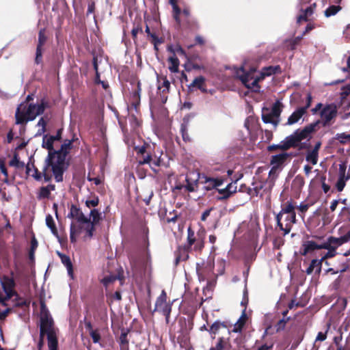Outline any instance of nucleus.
<instances>
[{
    "mask_svg": "<svg viewBox=\"0 0 350 350\" xmlns=\"http://www.w3.org/2000/svg\"><path fill=\"white\" fill-rule=\"evenodd\" d=\"M42 49L41 46H38L36 48V55L35 61L36 64H40L42 61Z\"/></svg>",
    "mask_w": 350,
    "mask_h": 350,
    "instance_id": "8fccbe9b",
    "label": "nucleus"
},
{
    "mask_svg": "<svg viewBox=\"0 0 350 350\" xmlns=\"http://www.w3.org/2000/svg\"><path fill=\"white\" fill-rule=\"evenodd\" d=\"M1 284L6 296L3 297L0 295V303L3 306H7L5 304L6 300L11 298L14 293L13 290L14 282L12 278L9 277H3L1 280Z\"/></svg>",
    "mask_w": 350,
    "mask_h": 350,
    "instance_id": "9d476101",
    "label": "nucleus"
},
{
    "mask_svg": "<svg viewBox=\"0 0 350 350\" xmlns=\"http://www.w3.org/2000/svg\"><path fill=\"white\" fill-rule=\"evenodd\" d=\"M205 79L204 77L200 76L194 79L189 88L196 87L202 92H206V89L204 87Z\"/></svg>",
    "mask_w": 350,
    "mask_h": 350,
    "instance_id": "bb28decb",
    "label": "nucleus"
},
{
    "mask_svg": "<svg viewBox=\"0 0 350 350\" xmlns=\"http://www.w3.org/2000/svg\"><path fill=\"white\" fill-rule=\"evenodd\" d=\"M26 174L38 181L41 180L42 178L44 177L43 172H39L31 163H28L26 165Z\"/></svg>",
    "mask_w": 350,
    "mask_h": 350,
    "instance_id": "412c9836",
    "label": "nucleus"
},
{
    "mask_svg": "<svg viewBox=\"0 0 350 350\" xmlns=\"http://www.w3.org/2000/svg\"><path fill=\"white\" fill-rule=\"evenodd\" d=\"M68 217L75 219L78 225H76L81 229H84L85 237H92V224L90 223V219L85 216L82 211L75 206H72Z\"/></svg>",
    "mask_w": 350,
    "mask_h": 350,
    "instance_id": "423d86ee",
    "label": "nucleus"
},
{
    "mask_svg": "<svg viewBox=\"0 0 350 350\" xmlns=\"http://www.w3.org/2000/svg\"><path fill=\"white\" fill-rule=\"evenodd\" d=\"M338 201L336 200H334L331 202L330 209L332 211H334L336 210V208L338 206Z\"/></svg>",
    "mask_w": 350,
    "mask_h": 350,
    "instance_id": "338daca9",
    "label": "nucleus"
},
{
    "mask_svg": "<svg viewBox=\"0 0 350 350\" xmlns=\"http://www.w3.org/2000/svg\"><path fill=\"white\" fill-rule=\"evenodd\" d=\"M98 197H94L91 200H87L85 201V205L88 208L95 207L98 204Z\"/></svg>",
    "mask_w": 350,
    "mask_h": 350,
    "instance_id": "a18cd8bd",
    "label": "nucleus"
},
{
    "mask_svg": "<svg viewBox=\"0 0 350 350\" xmlns=\"http://www.w3.org/2000/svg\"><path fill=\"white\" fill-rule=\"evenodd\" d=\"M46 124V122L44 120L43 118H41L37 124V126L39 127L38 135H42L45 132Z\"/></svg>",
    "mask_w": 350,
    "mask_h": 350,
    "instance_id": "a19ab883",
    "label": "nucleus"
},
{
    "mask_svg": "<svg viewBox=\"0 0 350 350\" xmlns=\"http://www.w3.org/2000/svg\"><path fill=\"white\" fill-rule=\"evenodd\" d=\"M170 3L172 5V8H173V16H174V19L176 20V21L178 23H180V20L179 18V15L181 13L180 10L177 6L176 0H170Z\"/></svg>",
    "mask_w": 350,
    "mask_h": 350,
    "instance_id": "f704fd0d",
    "label": "nucleus"
},
{
    "mask_svg": "<svg viewBox=\"0 0 350 350\" xmlns=\"http://www.w3.org/2000/svg\"><path fill=\"white\" fill-rule=\"evenodd\" d=\"M51 315L44 302L40 306V341L38 347L40 349L44 343V336L46 334L47 327H49Z\"/></svg>",
    "mask_w": 350,
    "mask_h": 350,
    "instance_id": "6e6552de",
    "label": "nucleus"
},
{
    "mask_svg": "<svg viewBox=\"0 0 350 350\" xmlns=\"http://www.w3.org/2000/svg\"><path fill=\"white\" fill-rule=\"evenodd\" d=\"M316 126L317 124H311L304 127L302 130L295 131L294 134L296 135L298 142L299 143L301 141L310 137V134L314 132Z\"/></svg>",
    "mask_w": 350,
    "mask_h": 350,
    "instance_id": "a211bd4d",
    "label": "nucleus"
},
{
    "mask_svg": "<svg viewBox=\"0 0 350 350\" xmlns=\"http://www.w3.org/2000/svg\"><path fill=\"white\" fill-rule=\"evenodd\" d=\"M61 133L62 131L58 130L55 135H46L42 139V147L49 150L43 167L44 179L46 182L51 180L53 176L56 182H62L64 172L68 166L66 157L72 148L73 140H65L60 149L55 150L60 141Z\"/></svg>",
    "mask_w": 350,
    "mask_h": 350,
    "instance_id": "f257e3e1",
    "label": "nucleus"
},
{
    "mask_svg": "<svg viewBox=\"0 0 350 350\" xmlns=\"http://www.w3.org/2000/svg\"><path fill=\"white\" fill-rule=\"evenodd\" d=\"M10 308H6L3 310H0V320L4 319L7 317V315L10 312ZM0 334H1V336H2V330H1V327H0Z\"/></svg>",
    "mask_w": 350,
    "mask_h": 350,
    "instance_id": "603ef678",
    "label": "nucleus"
},
{
    "mask_svg": "<svg viewBox=\"0 0 350 350\" xmlns=\"http://www.w3.org/2000/svg\"><path fill=\"white\" fill-rule=\"evenodd\" d=\"M276 221L278 226L284 232V234L291 232L293 225L296 221L295 207L292 202H288L282 208L280 212L276 215Z\"/></svg>",
    "mask_w": 350,
    "mask_h": 350,
    "instance_id": "7ed1b4c3",
    "label": "nucleus"
},
{
    "mask_svg": "<svg viewBox=\"0 0 350 350\" xmlns=\"http://www.w3.org/2000/svg\"><path fill=\"white\" fill-rule=\"evenodd\" d=\"M46 224L50 228V230H51L52 233L54 235L57 236V228L55 227V221H54V219H53V217L51 215H46Z\"/></svg>",
    "mask_w": 350,
    "mask_h": 350,
    "instance_id": "72a5a7b5",
    "label": "nucleus"
},
{
    "mask_svg": "<svg viewBox=\"0 0 350 350\" xmlns=\"http://www.w3.org/2000/svg\"><path fill=\"white\" fill-rule=\"evenodd\" d=\"M117 279H118L117 276L110 275H108V276L105 277V278L102 280V282H103V284L105 286H108V285H109L111 283H112V282H113L114 281H116Z\"/></svg>",
    "mask_w": 350,
    "mask_h": 350,
    "instance_id": "c03bdc74",
    "label": "nucleus"
},
{
    "mask_svg": "<svg viewBox=\"0 0 350 350\" xmlns=\"http://www.w3.org/2000/svg\"><path fill=\"white\" fill-rule=\"evenodd\" d=\"M237 191V180L228 184L224 189H217L218 193L221 195L219 200H225L230 198Z\"/></svg>",
    "mask_w": 350,
    "mask_h": 350,
    "instance_id": "dca6fc26",
    "label": "nucleus"
},
{
    "mask_svg": "<svg viewBox=\"0 0 350 350\" xmlns=\"http://www.w3.org/2000/svg\"><path fill=\"white\" fill-rule=\"evenodd\" d=\"M153 196V191L151 189L148 191V197L145 198L144 199V201L145 202V203L146 204V205H148L149 203H150V201L152 198V197Z\"/></svg>",
    "mask_w": 350,
    "mask_h": 350,
    "instance_id": "680f3d73",
    "label": "nucleus"
},
{
    "mask_svg": "<svg viewBox=\"0 0 350 350\" xmlns=\"http://www.w3.org/2000/svg\"><path fill=\"white\" fill-rule=\"evenodd\" d=\"M10 165L20 168L25 166V163L19 161L16 155L10 161Z\"/></svg>",
    "mask_w": 350,
    "mask_h": 350,
    "instance_id": "37998d69",
    "label": "nucleus"
},
{
    "mask_svg": "<svg viewBox=\"0 0 350 350\" xmlns=\"http://www.w3.org/2000/svg\"><path fill=\"white\" fill-rule=\"evenodd\" d=\"M199 177L200 174L196 172H191L189 175L186 177L187 185L185 187L188 191L193 192L196 190Z\"/></svg>",
    "mask_w": 350,
    "mask_h": 350,
    "instance_id": "6ab92c4d",
    "label": "nucleus"
},
{
    "mask_svg": "<svg viewBox=\"0 0 350 350\" xmlns=\"http://www.w3.org/2000/svg\"><path fill=\"white\" fill-rule=\"evenodd\" d=\"M211 211V209H208L203 212V213L201 216V219L202 221H205L206 219V218L210 215Z\"/></svg>",
    "mask_w": 350,
    "mask_h": 350,
    "instance_id": "e2e57ef3",
    "label": "nucleus"
},
{
    "mask_svg": "<svg viewBox=\"0 0 350 350\" xmlns=\"http://www.w3.org/2000/svg\"><path fill=\"white\" fill-rule=\"evenodd\" d=\"M221 327V324L219 323L215 322L210 327V332L213 334H216L217 332Z\"/></svg>",
    "mask_w": 350,
    "mask_h": 350,
    "instance_id": "4d7b16f0",
    "label": "nucleus"
},
{
    "mask_svg": "<svg viewBox=\"0 0 350 350\" xmlns=\"http://www.w3.org/2000/svg\"><path fill=\"white\" fill-rule=\"evenodd\" d=\"M120 342L121 348L123 349H126L127 348L128 345V340H127V334L126 333H122L120 336Z\"/></svg>",
    "mask_w": 350,
    "mask_h": 350,
    "instance_id": "79ce46f5",
    "label": "nucleus"
},
{
    "mask_svg": "<svg viewBox=\"0 0 350 350\" xmlns=\"http://www.w3.org/2000/svg\"><path fill=\"white\" fill-rule=\"evenodd\" d=\"M313 13V10L311 7L307 8L304 12L303 14H300L297 18V22L300 23L301 21H307L308 17L311 16Z\"/></svg>",
    "mask_w": 350,
    "mask_h": 350,
    "instance_id": "e433bc0d",
    "label": "nucleus"
},
{
    "mask_svg": "<svg viewBox=\"0 0 350 350\" xmlns=\"http://www.w3.org/2000/svg\"><path fill=\"white\" fill-rule=\"evenodd\" d=\"M158 81V90L163 94L167 93L170 90V83L166 77H159Z\"/></svg>",
    "mask_w": 350,
    "mask_h": 350,
    "instance_id": "393cba45",
    "label": "nucleus"
},
{
    "mask_svg": "<svg viewBox=\"0 0 350 350\" xmlns=\"http://www.w3.org/2000/svg\"><path fill=\"white\" fill-rule=\"evenodd\" d=\"M311 112L313 115L319 112L323 125L329 126L337 117L338 108L334 103L323 105L321 103H319L311 109Z\"/></svg>",
    "mask_w": 350,
    "mask_h": 350,
    "instance_id": "39448f33",
    "label": "nucleus"
},
{
    "mask_svg": "<svg viewBox=\"0 0 350 350\" xmlns=\"http://www.w3.org/2000/svg\"><path fill=\"white\" fill-rule=\"evenodd\" d=\"M289 154L288 153H282L272 156L271 163L275 167H278L282 164L286 159L288 158Z\"/></svg>",
    "mask_w": 350,
    "mask_h": 350,
    "instance_id": "a878e982",
    "label": "nucleus"
},
{
    "mask_svg": "<svg viewBox=\"0 0 350 350\" xmlns=\"http://www.w3.org/2000/svg\"><path fill=\"white\" fill-rule=\"evenodd\" d=\"M271 349H272V345H262L260 347H259L256 350H271Z\"/></svg>",
    "mask_w": 350,
    "mask_h": 350,
    "instance_id": "774afa93",
    "label": "nucleus"
},
{
    "mask_svg": "<svg viewBox=\"0 0 350 350\" xmlns=\"http://www.w3.org/2000/svg\"><path fill=\"white\" fill-rule=\"evenodd\" d=\"M154 310L163 314L165 317L166 322L168 323L172 310V304L167 301V294L164 290L161 291V295L157 297Z\"/></svg>",
    "mask_w": 350,
    "mask_h": 350,
    "instance_id": "1a4fd4ad",
    "label": "nucleus"
},
{
    "mask_svg": "<svg viewBox=\"0 0 350 350\" xmlns=\"http://www.w3.org/2000/svg\"><path fill=\"white\" fill-rule=\"evenodd\" d=\"M90 336L92 338V340L94 343H98L100 339V335L98 330H91V332L89 333Z\"/></svg>",
    "mask_w": 350,
    "mask_h": 350,
    "instance_id": "49530a36",
    "label": "nucleus"
},
{
    "mask_svg": "<svg viewBox=\"0 0 350 350\" xmlns=\"http://www.w3.org/2000/svg\"><path fill=\"white\" fill-rule=\"evenodd\" d=\"M95 9V4L94 2H92L89 3L88 8V13L91 14L94 11Z\"/></svg>",
    "mask_w": 350,
    "mask_h": 350,
    "instance_id": "69168bd1",
    "label": "nucleus"
},
{
    "mask_svg": "<svg viewBox=\"0 0 350 350\" xmlns=\"http://www.w3.org/2000/svg\"><path fill=\"white\" fill-rule=\"evenodd\" d=\"M306 113L305 108L299 107L288 117L286 124L292 125L298 122Z\"/></svg>",
    "mask_w": 350,
    "mask_h": 350,
    "instance_id": "4be33fe9",
    "label": "nucleus"
},
{
    "mask_svg": "<svg viewBox=\"0 0 350 350\" xmlns=\"http://www.w3.org/2000/svg\"><path fill=\"white\" fill-rule=\"evenodd\" d=\"M271 72L256 73V69H250L248 72L241 68L237 71V77L241 81L243 84L248 89L253 92H258L260 91V85L258 82L263 80L265 75H268Z\"/></svg>",
    "mask_w": 350,
    "mask_h": 350,
    "instance_id": "20e7f679",
    "label": "nucleus"
},
{
    "mask_svg": "<svg viewBox=\"0 0 350 350\" xmlns=\"http://www.w3.org/2000/svg\"><path fill=\"white\" fill-rule=\"evenodd\" d=\"M90 217L92 219L90 223L92 224V232L94 230V225L97 224L101 219V213L98 209L94 208L91 210Z\"/></svg>",
    "mask_w": 350,
    "mask_h": 350,
    "instance_id": "cd10ccee",
    "label": "nucleus"
},
{
    "mask_svg": "<svg viewBox=\"0 0 350 350\" xmlns=\"http://www.w3.org/2000/svg\"><path fill=\"white\" fill-rule=\"evenodd\" d=\"M90 181L93 182L96 185H98L101 183V180L98 177L96 178H88Z\"/></svg>",
    "mask_w": 350,
    "mask_h": 350,
    "instance_id": "0e129e2a",
    "label": "nucleus"
},
{
    "mask_svg": "<svg viewBox=\"0 0 350 350\" xmlns=\"http://www.w3.org/2000/svg\"><path fill=\"white\" fill-rule=\"evenodd\" d=\"M327 331H325V332H319L316 337L315 342L324 341L327 338Z\"/></svg>",
    "mask_w": 350,
    "mask_h": 350,
    "instance_id": "864d4df0",
    "label": "nucleus"
},
{
    "mask_svg": "<svg viewBox=\"0 0 350 350\" xmlns=\"http://www.w3.org/2000/svg\"><path fill=\"white\" fill-rule=\"evenodd\" d=\"M282 111V104L278 101L273 104L271 111L269 112L274 118L280 120L279 117Z\"/></svg>",
    "mask_w": 350,
    "mask_h": 350,
    "instance_id": "c85d7f7f",
    "label": "nucleus"
},
{
    "mask_svg": "<svg viewBox=\"0 0 350 350\" xmlns=\"http://www.w3.org/2000/svg\"><path fill=\"white\" fill-rule=\"evenodd\" d=\"M0 170L1 173L3 174V175L5 176V182H7L8 172L5 166L4 161L1 159H0Z\"/></svg>",
    "mask_w": 350,
    "mask_h": 350,
    "instance_id": "5fc2aeb1",
    "label": "nucleus"
},
{
    "mask_svg": "<svg viewBox=\"0 0 350 350\" xmlns=\"http://www.w3.org/2000/svg\"><path fill=\"white\" fill-rule=\"evenodd\" d=\"M46 39H47V38L45 35L44 29H40L39 31V34H38V46L42 47V46L45 44Z\"/></svg>",
    "mask_w": 350,
    "mask_h": 350,
    "instance_id": "ea45409f",
    "label": "nucleus"
},
{
    "mask_svg": "<svg viewBox=\"0 0 350 350\" xmlns=\"http://www.w3.org/2000/svg\"><path fill=\"white\" fill-rule=\"evenodd\" d=\"M277 68H278L277 67H275V68L271 67V66L267 67V68H265L261 72H271L270 74H269L267 75V76H269V75L275 73Z\"/></svg>",
    "mask_w": 350,
    "mask_h": 350,
    "instance_id": "bf43d9fd",
    "label": "nucleus"
},
{
    "mask_svg": "<svg viewBox=\"0 0 350 350\" xmlns=\"http://www.w3.org/2000/svg\"><path fill=\"white\" fill-rule=\"evenodd\" d=\"M321 146V143L318 142L314 145V148L308 150L306 154V161L312 165H317L319 160V151Z\"/></svg>",
    "mask_w": 350,
    "mask_h": 350,
    "instance_id": "2eb2a0df",
    "label": "nucleus"
},
{
    "mask_svg": "<svg viewBox=\"0 0 350 350\" xmlns=\"http://www.w3.org/2000/svg\"><path fill=\"white\" fill-rule=\"evenodd\" d=\"M341 8L338 5H332L329 6L326 10L325 11V15L327 17H329L331 16L335 15L340 10Z\"/></svg>",
    "mask_w": 350,
    "mask_h": 350,
    "instance_id": "4c0bfd02",
    "label": "nucleus"
},
{
    "mask_svg": "<svg viewBox=\"0 0 350 350\" xmlns=\"http://www.w3.org/2000/svg\"><path fill=\"white\" fill-rule=\"evenodd\" d=\"M298 144L297 137L293 133L292 135L286 137L283 141L280 142V143L277 145V148L286 150L290 148L296 147Z\"/></svg>",
    "mask_w": 350,
    "mask_h": 350,
    "instance_id": "aec40b11",
    "label": "nucleus"
},
{
    "mask_svg": "<svg viewBox=\"0 0 350 350\" xmlns=\"http://www.w3.org/2000/svg\"><path fill=\"white\" fill-rule=\"evenodd\" d=\"M94 68L96 70V78H95V83H99V81H101L100 79V75H99V73L98 72V64H97V62H96V58H94Z\"/></svg>",
    "mask_w": 350,
    "mask_h": 350,
    "instance_id": "6e6d98bb",
    "label": "nucleus"
},
{
    "mask_svg": "<svg viewBox=\"0 0 350 350\" xmlns=\"http://www.w3.org/2000/svg\"><path fill=\"white\" fill-rule=\"evenodd\" d=\"M322 262L321 260L313 259L310 266L307 268L306 272L308 275L311 274L314 270L317 273H320L321 270Z\"/></svg>",
    "mask_w": 350,
    "mask_h": 350,
    "instance_id": "b1692460",
    "label": "nucleus"
},
{
    "mask_svg": "<svg viewBox=\"0 0 350 350\" xmlns=\"http://www.w3.org/2000/svg\"><path fill=\"white\" fill-rule=\"evenodd\" d=\"M57 254L59 256L62 262L66 267L68 274L72 279H73L74 273H73L72 264L71 262L70 257L66 254H63L59 252H57Z\"/></svg>",
    "mask_w": 350,
    "mask_h": 350,
    "instance_id": "5701e85b",
    "label": "nucleus"
},
{
    "mask_svg": "<svg viewBox=\"0 0 350 350\" xmlns=\"http://www.w3.org/2000/svg\"><path fill=\"white\" fill-rule=\"evenodd\" d=\"M322 247H326L323 245V243L318 244L314 241L308 240L303 242L300 253L303 256H306L317 250L322 249Z\"/></svg>",
    "mask_w": 350,
    "mask_h": 350,
    "instance_id": "f8f14e48",
    "label": "nucleus"
},
{
    "mask_svg": "<svg viewBox=\"0 0 350 350\" xmlns=\"http://www.w3.org/2000/svg\"><path fill=\"white\" fill-rule=\"evenodd\" d=\"M307 102H306V105L305 107H302L301 108H305V111L306 112L308 108L310 107V106L311 105V103H312V95L310 93H308L307 94Z\"/></svg>",
    "mask_w": 350,
    "mask_h": 350,
    "instance_id": "13d9d810",
    "label": "nucleus"
},
{
    "mask_svg": "<svg viewBox=\"0 0 350 350\" xmlns=\"http://www.w3.org/2000/svg\"><path fill=\"white\" fill-rule=\"evenodd\" d=\"M350 241V231L346 234L340 237L336 238L334 237H329L327 238L326 241L323 242V245L326 247H322V249L327 250V252L321 258V260L323 262L325 259L334 257L336 254V250L345 243Z\"/></svg>",
    "mask_w": 350,
    "mask_h": 350,
    "instance_id": "0eeeda50",
    "label": "nucleus"
},
{
    "mask_svg": "<svg viewBox=\"0 0 350 350\" xmlns=\"http://www.w3.org/2000/svg\"><path fill=\"white\" fill-rule=\"evenodd\" d=\"M350 178L349 175H346V168L344 165H340L339 166V172H338V178L335 184V187L338 191H342L345 185L346 182Z\"/></svg>",
    "mask_w": 350,
    "mask_h": 350,
    "instance_id": "4468645a",
    "label": "nucleus"
},
{
    "mask_svg": "<svg viewBox=\"0 0 350 350\" xmlns=\"http://www.w3.org/2000/svg\"><path fill=\"white\" fill-rule=\"evenodd\" d=\"M336 139L341 144H347L350 142V134L345 133H338Z\"/></svg>",
    "mask_w": 350,
    "mask_h": 350,
    "instance_id": "58836bf2",
    "label": "nucleus"
},
{
    "mask_svg": "<svg viewBox=\"0 0 350 350\" xmlns=\"http://www.w3.org/2000/svg\"><path fill=\"white\" fill-rule=\"evenodd\" d=\"M246 319L247 317L245 314V310L244 309L241 316L240 317L237 322L235 323L233 331L236 332L241 331L243 326L245 323Z\"/></svg>",
    "mask_w": 350,
    "mask_h": 350,
    "instance_id": "2f4dec72",
    "label": "nucleus"
},
{
    "mask_svg": "<svg viewBox=\"0 0 350 350\" xmlns=\"http://www.w3.org/2000/svg\"><path fill=\"white\" fill-rule=\"evenodd\" d=\"M44 111L43 103L33 104L23 101L16 109L15 113L16 124H25L32 121Z\"/></svg>",
    "mask_w": 350,
    "mask_h": 350,
    "instance_id": "f03ea898",
    "label": "nucleus"
},
{
    "mask_svg": "<svg viewBox=\"0 0 350 350\" xmlns=\"http://www.w3.org/2000/svg\"><path fill=\"white\" fill-rule=\"evenodd\" d=\"M150 148V146L148 144H144L141 146H136L135 148V150L137 154V155L139 157L141 156V158L139 159H143L144 157L146 155L147 153H149L148 152V150Z\"/></svg>",
    "mask_w": 350,
    "mask_h": 350,
    "instance_id": "c9c22d12",
    "label": "nucleus"
},
{
    "mask_svg": "<svg viewBox=\"0 0 350 350\" xmlns=\"http://www.w3.org/2000/svg\"><path fill=\"white\" fill-rule=\"evenodd\" d=\"M168 61L170 64L169 66V70L172 72H177L178 71L179 61L175 55L170 57Z\"/></svg>",
    "mask_w": 350,
    "mask_h": 350,
    "instance_id": "c756f323",
    "label": "nucleus"
},
{
    "mask_svg": "<svg viewBox=\"0 0 350 350\" xmlns=\"http://www.w3.org/2000/svg\"><path fill=\"white\" fill-rule=\"evenodd\" d=\"M51 194V192L46 188V187H42L40 188L39 192V198H49Z\"/></svg>",
    "mask_w": 350,
    "mask_h": 350,
    "instance_id": "de8ad7c7",
    "label": "nucleus"
},
{
    "mask_svg": "<svg viewBox=\"0 0 350 350\" xmlns=\"http://www.w3.org/2000/svg\"><path fill=\"white\" fill-rule=\"evenodd\" d=\"M204 189L206 191L211 190L213 189H218V187L221 185H222L224 182L226 181V179L223 177H219V178H208V177H204Z\"/></svg>",
    "mask_w": 350,
    "mask_h": 350,
    "instance_id": "f3484780",
    "label": "nucleus"
},
{
    "mask_svg": "<svg viewBox=\"0 0 350 350\" xmlns=\"http://www.w3.org/2000/svg\"><path fill=\"white\" fill-rule=\"evenodd\" d=\"M180 131L182 133V137H183V140L185 142L189 141L190 139H189V136L187 133V128L186 125H184V124L181 125Z\"/></svg>",
    "mask_w": 350,
    "mask_h": 350,
    "instance_id": "09e8293b",
    "label": "nucleus"
},
{
    "mask_svg": "<svg viewBox=\"0 0 350 350\" xmlns=\"http://www.w3.org/2000/svg\"><path fill=\"white\" fill-rule=\"evenodd\" d=\"M142 28L139 27H134L133 29H132V31H131V33H132V36H133V38L135 39L136 38L138 33L139 31H142Z\"/></svg>",
    "mask_w": 350,
    "mask_h": 350,
    "instance_id": "052dcab7",
    "label": "nucleus"
},
{
    "mask_svg": "<svg viewBox=\"0 0 350 350\" xmlns=\"http://www.w3.org/2000/svg\"><path fill=\"white\" fill-rule=\"evenodd\" d=\"M262 119L265 123H271L274 127H276L280 122V120L274 118L269 112L264 113L262 115Z\"/></svg>",
    "mask_w": 350,
    "mask_h": 350,
    "instance_id": "473e14b6",
    "label": "nucleus"
},
{
    "mask_svg": "<svg viewBox=\"0 0 350 350\" xmlns=\"http://www.w3.org/2000/svg\"><path fill=\"white\" fill-rule=\"evenodd\" d=\"M85 232L84 229L78 228L76 224H72L70 226V241L71 242L76 241V237L79 234Z\"/></svg>",
    "mask_w": 350,
    "mask_h": 350,
    "instance_id": "7c9ffc66",
    "label": "nucleus"
},
{
    "mask_svg": "<svg viewBox=\"0 0 350 350\" xmlns=\"http://www.w3.org/2000/svg\"><path fill=\"white\" fill-rule=\"evenodd\" d=\"M187 241L189 245H193L195 242L194 233L190 228H188Z\"/></svg>",
    "mask_w": 350,
    "mask_h": 350,
    "instance_id": "3c124183",
    "label": "nucleus"
},
{
    "mask_svg": "<svg viewBox=\"0 0 350 350\" xmlns=\"http://www.w3.org/2000/svg\"><path fill=\"white\" fill-rule=\"evenodd\" d=\"M56 333L57 330L54 327L53 320L51 317L49 327L48 326L46 329L49 350H58V342Z\"/></svg>",
    "mask_w": 350,
    "mask_h": 350,
    "instance_id": "9b49d317",
    "label": "nucleus"
},
{
    "mask_svg": "<svg viewBox=\"0 0 350 350\" xmlns=\"http://www.w3.org/2000/svg\"><path fill=\"white\" fill-rule=\"evenodd\" d=\"M161 161V156L151 155L150 153H147L143 159L139 160V163L140 165L148 164L152 170H155V167L160 166Z\"/></svg>",
    "mask_w": 350,
    "mask_h": 350,
    "instance_id": "ddd939ff",
    "label": "nucleus"
}]
</instances>
